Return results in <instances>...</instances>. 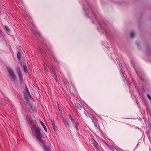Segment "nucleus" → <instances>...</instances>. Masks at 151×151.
Listing matches in <instances>:
<instances>
[{
    "label": "nucleus",
    "instance_id": "nucleus-1",
    "mask_svg": "<svg viewBox=\"0 0 151 151\" xmlns=\"http://www.w3.org/2000/svg\"><path fill=\"white\" fill-rule=\"evenodd\" d=\"M31 130L32 132H35L33 134L36 136L38 142L41 143H43V141L42 139V134L40 132V130L37 125L33 124L31 127Z\"/></svg>",
    "mask_w": 151,
    "mask_h": 151
},
{
    "label": "nucleus",
    "instance_id": "nucleus-2",
    "mask_svg": "<svg viewBox=\"0 0 151 151\" xmlns=\"http://www.w3.org/2000/svg\"><path fill=\"white\" fill-rule=\"evenodd\" d=\"M7 69L10 76L12 77L13 80H15L16 78V75L12 69L9 67H7Z\"/></svg>",
    "mask_w": 151,
    "mask_h": 151
},
{
    "label": "nucleus",
    "instance_id": "nucleus-3",
    "mask_svg": "<svg viewBox=\"0 0 151 151\" xmlns=\"http://www.w3.org/2000/svg\"><path fill=\"white\" fill-rule=\"evenodd\" d=\"M26 117L27 121L30 125H33V124H34V122L31 119L30 117H29L28 115H26Z\"/></svg>",
    "mask_w": 151,
    "mask_h": 151
},
{
    "label": "nucleus",
    "instance_id": "nucleus-4",
    "mask_svg": "<svg viewBox=\"0 0 151 151\" xmlns=\"http://www.w3.org/2000/svg\"><path fill=\"white\" fill-rule=\"evenodd\" d=\"M92 145L93 146V147L95 148L96 150L97 151H98V143L94 140H93V143H92Z\"/></svg>",
    "mask_w": 151,
    "mask_h": 151
},
{
    "label": "nucleus",
    "instance_id": "nucleus-5",
    "mask_svg": "<svg viewBox=\"0 0 151 151\" xmlns=\"http://www.w3.org/2000/svg\"><path fill=\"white\" fill-rule=\"evenodd\" d=\"M43 145H42L43 148L45 151H51L50 148L49 147H47L44 143L43 142V143H42Z\"/></svg>",
    "mask_w": 151,
    "mask_h": 151
},
{
    "label": "nucleus",
    "instance_id": "nucleus-6",
    "mask_svg": "<svg viewBox=\"0 0 151 151\" xmlns=\"http://www.w3.org/2000/svg\"><path fill=\"white\" fill-rule=\"evenodd\" d=\"M104 143L111 150H114L115 148L113 145H109L105 142H104Z\"/></svg>",
    "mask_w": 151,
    "mask_h": 151
},
{
    "label": "nucleus",
    "instance_id": "nucleus-7",
    "mask_svg": "<svg viewBox=\"0 0 151 151\" xmlns=\"http://www.w3.org/2000/svg\"><path fill=\"white\" fill-rule=\"evenodd\" d=\"M91 119L93 122L94 123L95 127L96 128H97V123H96V120L93 117H91Z\"/></svg>",
    "mask_w": 151,
    "mask_h": 151
},
{
    "label": "nucleus",
    "instance_id": "nucleus-8",
    "mask_svg": "<svg viewBox=\"0 0 151 151\" xmlns=\"http://www.w3.org/2000/svg\"><path fill=\"white\" fill-rule=\"evenodd\" d=\"M75 105L77 108L79 110H81L82 109V106L78 103H75Z\"/></svg>",
    "mask_w": 151,
    "mask_h": 151
},
{
    "label": "nucleus",
    "instance_id": "nucleus-9",
    "mask_svg": "<svg viewBox=\"0 0 151 151\" xmlns=\"http://www.w3.org/2000/svg\"><path fill=\"white\" fill-rule=\"evenodd\" d=\"M40 122L41 124L42 125V126L43 127L45 131H46V132H47V129L46 128V127L45 126V125L44 124V123L42 121H40Z\"/></svg>",
    "mask_w": 151,
    "mask_h": 151
},
{
    "label": "nucleus",
    "instance_id": "nucleus-10",
    "mask_svg": "<svg viewBox=\"0 0 151 151\" xmlns=\"http://www.w3.org/2000/svg\"><path fill=\"white\" fill-rule=\"evenodd\" d=\"M63 121H64V123H65V124L66 125H67L68 126H70L69 124V123L68 122V120L67 119H66V118H65L63 119Z\"/></svg>",
    "mask_w": 151,
    "mask_h": 151
},
{
    "label": "nucleus",
    "instance_id": "nucleus-11",
    "mask_svg": "<svg viewBox=\"0 0 151 151\" xmlns=\"http://www.w3.org/2000/svg\"><path fill=\"white\" fill-rule=\"evenodd\" d=\"M23 68L24 72H26L27 71V68L26 65H23Z\"/></svg>",
    "mask_w": 151,
    "mask_h": 151
},
{
    "label": "nucleus",
    "instance_id": "nucleus-12",
    "mask_svg": "<svg viewBox=\"0 0 151 151\" xmlns=\"http://www.w3.org/2000/svg\"><path fill=\"white\" fill-rule=\"evenodd\" d=\"M21 54L20 52H18L17 53V57L19 60H20L21 58Z\"/></svg>",
    "mask_w": 151,
    "mask_h": 151
},
{
    "label": "nucleus",
    "instance_id": "nucleus-13",
    "mask_svg": "<svg viewBox=\"0 0 151 151\" xmlns=\"http://www.w3.org/2000/svg\"><path fill=\"white\" fill-rule=\"evenodd\" d=\"M69 118L71 120L72 124L74 123L75 122L74 119L73 118L70 114L69 115Z\"/></svg>",
    "mask_w": 151,
    "mask_h": 151
},
{
    "label": "nucleus",
    "instance_id": "nucleus-14",
    "mask_svg": "<svg viewBox=\"0 0 151 151\" xmlns=\"http://www.w3.org/2000/svg\"><path fill=\"white\" fill-rule=\"evenodd\" d=\"M73 125V127H74L75 129L77 130H78V127L77 124H76V122H75L74 123L72 124Z\"/></svg>",
    "mask_w": 151,
    "mask_h": 151
},
{
    "label": "nucleus",
    "instance_id": "nucleus-15",
    "mask_svg": "<svg viewBox=\"0 0 151 151\" xmlns=\"http://www.w3.org/2000/svg\"><path fill=\"white\" fill-rule=\"evenodd\" d=\"M91 14H92V16H91L90 15V13H89L88 14V15H87L88 16V17H94L95 15H94V14L93 13V11L91 10Z\"/></svg>",
    "mask_w": 151,
    "mask_h": 151
},
{
    "label": "nucleus",
    "instance_id": "nucleus-16",
    "mask_svg": "<svg viewBox=\"0 0 151 151\" xmlns=\"http://www.w3.org/2000/svg\"><path fill=\"white\" fill-rule=\"evenodd\" d=\"M84 113L87 117L90 118L89 115L88 114V112L87 111H85L84 112Z\"/></svg>",
    "mask_w": 151,
    "mask_h": 151
},
{
    "label": "nucleus",
    "instance_id": "nucleus-17",
    "mask_svg": "<svg viewBox=\"0 0 151 151\" xmlns=\"http://www.w3.org/2000/svg\"><path fill=\"white\" fill-rule=\"evenodd\" d=\"M4 29L5 31H6L7 32H9L10 31V29L9 28V27L6 26H5L4 27Z\"/></svg>",
    "mask_w": 151,
    "mask_h": 151
},
{
    "label": "nucleus",
    "instance_id": "nucleus-18",
    "mask_svg": "<svg viewBox=\"0 0 151 151\" xmlns=\"http://www.w3.org/2000/svg\"><path fill=\"white\" fill-rule=\"evenodd\" d=\"M57 104H58V109H59V111H60V113L61 114H63V112H62V110L61 109L59 106V105L58 102H57Z\"/></svg>",
    "mask_w": 151,
    "mask_h": 151
},
{
    "label": "nucleus",
    "instance_id": "nucleus-19",
    "mask_svg": "<svg viewBox=\"0 0 151 151\" xmlns=\"http://www.w3.org/2000/svg\"><path fill=\"white\" fill-rule=\"evenodd\" d=\"M52 71L53 72V73L54 76H56V74L55 71V70L54 69V68L53 67V66H52Z\"/></svg>",
    "mask_w": 151,
    "mask_h": 151
},
{
    "label": "nucleus",
    "instance_id": "nucleus-20",
    "mask_svg": "<svg viewBox=\"0 0 151 151\" xmlns=\"http://www.w3.org/2000/svg\"><path fill=\"white\" fill-rule=\"evenodd\" d=\"M32 33L34 35H39V34L37 32H36L34 31H33L32 32Z\"/></svg>",
    "mask_w": 151,
    "mask_h": 151
},
{
    "label": "nucleus",
    "instance_id": "nucleus-21",
    "mask_svg": "<svg viewBox=\"0 0 151 151\" xmlns=\"http://www.w3.org/2000/svg\"><path fill=\"white\" fill-rule=\"evenodd\" d=\"M134 36V33L133 32H131L130 34V36L131 38H133Z\"/></svg>",
    "mask_w": 151,
    "mask_h": 151
},
{
    "label": "nucleus",
    "instance_id": "nucleus-22",
    "mask_svg": "<svg viewBox=\"0 0 151 151\" xmlns=\"http://www.w3.org/2000/svg\"><path fill=\"white\" fill-rule=\"evenodd\" d=\"M17 73L21 72V70H20V68L19 67H18L17 68Z\"/></svg>",
    "mask_w": 151,
    "mask_h": 151
},
{
    "label": "nucleus",
    "instance_id": "nucleus-23",
    "mask_svg": "<svg viewBox=\"0 0 151 151\" xmlns=\"http://www.w3.org/2000/svg\"><path fill=\"white\" fill-rule=\"evenodd\" d=\"M52 125L53 128L54 129H55L56 128V127L55 125V124L54 122L52 123Z\"/></svg>",
    "mask_w": 151,
    "mask_h": 151
},
{
    "label": "nucleus",
    "instance_id": "nucleus-24",
    "mask_svg": "<svg viewBox=\"0 0 151 151\" xmlns=\"http://www.w3.org/2000/svg\"><path fill=\"white\" fill-rule=\"evenodd\" d=\"M19 80L20 81L21 83L22 84V76L19 77Z\"/></svg>",
    "mask_w": 151,
    "mask_h": 151
},
{
    "label": "nucleus",
    "instance_id": "nucleus-25",
    "mask_svg": "<svg viewBox=\"0 0 151 151\" xmlns=\"http://www.w3.org/2000/svg\"><path fill=\"white\" fill-rule=\"evenodd\" d=\"M17 74L19 76V77L22 76L21 72L17 73Z\"/></svg>",
    "mask_w": 151,
    "mask_h": 151
},
{
    "label": "nucleus",
    "instance_id": "nucleus-26",
    "mask_svg": "<svg viewBox=\"0 0 151 151\" xmlns=\"http://www.w3.org/2000/svg\"><path fill=\"white\" fill-rule=\"evenodd\" d=\"M55 78L56 82H57L58 81V80L57 78V75H56V76H55Z\"/></svg>",
    "mask_w": 151,
    "mask_h": 151
},
{
    "label": "nucleus",
    "instance_id": "nucleus-27",
    "mask_svg": "<svg viewBox=\"0 0 151 151\" xmlns=\"http://www.w3.org/2000/svg\"><path fill=\"white\" fill-rule=\"evenodd\" d=\"M147 96L148 98L151 101V97L150 96L149 94H148L147 95Z\"/></svg>",
    "mask_w": 151,
    "mask_h": 151
},
{
    "label": "nucleus",
    "instance_id": "nucleus-28",
    "mask_svg": "<svg viewBox=\"0 0 151 151\" xmlns=\"http://www.w3.org/2000/svg\"><path fill=\"white\" fill-rule=\"evenodd\" d=\"M50 121L52 122V123L54 122V120L52 119H51Z\"/></svg>",
    "mask_w": 151,
    "mask_h": 151
},
{
    "label": "nucleus",
    "instance_id": "nucleus-29",
    "mask_svg": "<svg viewBox=\"0 0 151 151\" xmlns=\"http://www.w3.org/2000/svg\"><path fill=\"white\" fill-rule=\"evenodd\" d=\"M28 93H29V95H30L29 93V92H28Z\"/></svg>",
    "mask_w": 151,
    "mask_h": 151
},
{
    "label": "nucleus",
    "instance_id": "nucleus-30",
    "mask_svg": "<svg viewBox=\"0 0 151 151\" xmlns=\"http://www.w3.org/2000/svg\"><path fill=\"white\" fill-rule=\"evenodd\" d=\"M150 127H151V123L150 124Z\"/></svg>",
    "mask_w": 151,
    "mask_h": 151
},
{
    "label": "nucleus",
    "instance_id": "nucleus-31",
    "mask_svg": "<svg viewBox=\"0 0 151 151\" xmlns=\"http://www.w3.org/2000/svg\"><path fill=\"white\" fill-rule=\"evenodd\" d=\"M27 91H28V89H27Z\"/></svg>",
    "mask_w": 151,
    "mask_h": 151
}]
</instances>
